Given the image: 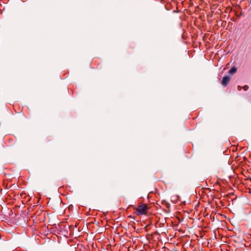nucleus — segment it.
Segmentation results:
<instances>
[{
    "instance_id": "f257e3e1",
    "label": "nucleus",
    "mask_w": 251,
    "mask_h": 251,
    "mask_svg": "<svg viewBox=\"0 0 251 251\" xmlns=\"http://www.w3.org/2000/svg\"><path fill=\"white\" fill-rule=\"evenodd\" d=\"M137 212L138 215H145L148 210V207L146 204L139 205L138 207L135 208Z\"/></svg>"
},
{
    "instance_id": "20e7f679",
    "label": "nucleus",
    "mask_w": 251,
    "mask_h": 251,
    "mask_svg": "<svg viewBox=\"0 0 251 251\" xmlns=\"http://www.w3.org/2000/svg\"><path fill=\"white\" fill-rule=\"evenodd\" d=\"M243 89L245 90V91H247L248 89H249V86L248 85H245L243 87Z\"/></svg>"
},
{
    "instance_id": "f03ea898",
    "label": "nucleus",
    "mask_w": 251,
    "mask_h": 251,
    "mask_svg": "<svg viewBox=\"0 0 251 251\" xmlns=\"http://www.w3.org/2000/svg\"><path fill=\"white\" fill-rule=\"evenodd\" d=\"M230 79L231 78L229 76L226 75L224 76L221 82L222 85L224 87L226 86Z\"/></svg>"
},
{
    "instance_id": "7ed1b4c3",
    "label": "nucleus",
    "mask_w": 251,
    "mask_h": 251,
    "mask_svg": "<svg viewBox=\"0 0 251 251\" xmlns=\"http://www.w3.org/2000/svg\"><path fill=\"white\" fill-rule=\"evenodd\" d=\"M237 69L235 66H233L231 68L230 70L228 71V74L232 75L234 74L237 72Z\"/></svg>"
},
{
    "instance_id": "39448f33",
    "label": "nucleus",
    "mask_w": 251,
    "mask_h": 251,
    "mask_svg": "<svg viewBox=\"0 0 251 251\" xmlns=\"http://www.w3.org/2000/svg\"><path fill=\"white\" fill-rule=\"evenodd\" d=\"M238 90H241V87H240V86H238Z\"/></svg>"
},
{
    "instance_id": "0eeeda50",
    "label": "nucleus",
    "mask_w": 251,
    "mask_h": 251,
    "mask_svg": "<svg viewBox=\"0 0 251 251\" xmlns=\"http://www.w3.org/2000/svg\"><path fill=\"white\" fill-rule=\"evenodd\" d=\"M2 225H3V226H5V223H3Z\"/></svg>"
},
{
    "instance_id": "423d86ee",
    "label": "nucleus",
    "mask_w": 251,
    "mask_h": 251,
    "mask_svg": "<svg viewBox=\"0 0 251 251\" xmlns=\"http://www.w3.org/2000/svg\"><path fill=\"white\" fill-rule=\"evenodd\" d=\"M170 206V204H168V206H167V207H169Z\"/></svg>"
}]
</instances>
